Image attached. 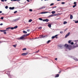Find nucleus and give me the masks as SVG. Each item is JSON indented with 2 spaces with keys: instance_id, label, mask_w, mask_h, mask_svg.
Here are the masks:
<instances>
[{
  "instance_id": "obj_1",
  "label": "nucleus",
  "mask_w": 78,
  "mask_h": 78,
  "mask_svg": "<svg viewBox=\"0 0 78 78\" xmlns=\"http://www.w3.org/2000/svg\"><path fill=\"white\" fill-rule=\"evenodd\" d=\"M20 20V17L18 18H17L16 19L13 20H12V22L13 23L16 22H17V21H18V20Z\"/></svg>"
},
{
  "instance_id": "obj_2",
  "label": "nucleus",
  "mask_w": 78,
  "mask_h": 78,
  "mask_svg": "<svg viewBox=\"0 0 78 78\" xmlns=\"http://www.w3.org/2000/svg\"><path fill=\"white\" fill-rule=\"evenodd\" d=\"M24 36L23 35L21 37H20L19 38H17V39H18V40H23V39H24Z\"/></svg>"
},
{
  "instance_id": "obj_3",
  "label": "nucleus",
  "mask_w": 78,
  "mask_h": 78,
  "mask_svg": "<svg viewBox=\"0 0 78 78\" xmlns=\"http://www.w3.org/2000/svg\"><path fill=\"white\" fill-rule=\"evenodd\" d=\"M50 13V12H46V11H44V12H42L41 13H39V14H45L46 13Z\"/></svg>"
},
{
  "instance_id": "obj_4",
  "label": "nucleus",
  "mask_w": 78,
  "mask_h": 78,
  "mask_svg": "<svg viewBox=\"0 0 78 78\" xmlns=\"http://www.w3.org/2000/svg\"><path fill=\"white\" fill-rule=\"evenodd\" d=\"M18 26H15L14 27H12L11 28V30H14V29H16V28H17Z\"/></svg>"
},
{
  "instance_id": "obj_5",
  "label": "nucleus",
  "mask_w": 78,
  "mask_h": 78,
  "mask_svg": "<svg viewBox=\"0 0 78 78\" xmlns=\"http://www.w3.org/2000/svg\"><path fill=\"white\" fill-rule=\"evenodd\" d=\"M70 32H69L67 34L65 37V38H67V37L70 35Z\"/></svg>"
},
{
  "instance_id": "obj_6",
  "label": "nucleus",
  "mask_w": 78,
  "mask_h": 78,
  "mask_svg": "<svg viewBox=\"0 0 78 78\" xmlns=\"http://www.w3.org/2000/svg\"><path fill=\"white\" fill-rule=\"evenodd\" d=\"M28 52L26 53H24L23 54H22L21 55H22L23 56H26V55H28Z\"/></svg>"
},
{
  "instance_id": "obj_7",
  "label": "nucleus",
  "mask_w": 78,
  "mask_h": 78,
  "mask_svg": "<svg viewBox=\"0 0 78 78\" xmlns=\"http://www.w3.org/2000/svg\"><path fill=\"white\" fill-rule=\"evenodd\" d=\"M49 21V20L46 19L44 20L43 22H48Z\"/></svg>"
},
{
  "instance_id": "obj_8",
  "label": "nucleus",
  "mask_w": 78,
  "mask_h": 78,
  "mask_svg": "<svg viewBox=\"0 0 78 78\" xmlns=\"http://www.w3.org/2000/svg\"><path fill=\"white\" fill-rule=\"evenodd\" d=\"M64 47H66V48H69V45L67 44H66L64 45Z\"/></svg>"
},
{
  "instance_id": "obj_9",
  "label": "nucleus",
  "mask_w": 78,
  "mask_h": 78,
  "mask_svg": "<svg viewBox=\"0 0 78 78\" xmlns=\"http://www.w3.org/2000/svg\"><path fill=\"white\" fill-rule=\"evenodd\" d=\"M58 36V35L57 34V35H55V36H53L51 37V38L53 39H55V37H56V36Z\"/></svg>"
},
{
  "instance_id": "obj_10",
  "label": "nucleus",
  "mask_w": 78,
  "mask_h": 78,
  "mask_svg": "<svg viewBox=\"0 0 78 78\" xmlns=\"http://www.w3.org/2000/svg\"><path fill=\"white\" fill-rule=\"evenodd\" d=\"M30 34H26L25 35H23L24 37H27V36H29L30 35Z\"/></svg>"
},
{
  "instance_id": "obj_11",
  "label": "nucleus",
  "mask_w": 78,
  "mask_h": 78,
  "mask_svg": "<svg viewBox=\"0 0 78 78\" xmlns=\"http://www.w3.org/2000/svg\"><path fill=\"white\" fill-rule=\"evenodd\" d=\"M14 8H15V7H10L9 8V9H11V10H12L13 9H14Z\"/></svg>"
},
{
  "instance_id": "obj_12",
  "label": "nucleus",
  "mask_w": 78,
  "mask_h": 78,
  "mask_svg": "<svg viewBox=\"0 0 78 78\" xmlns=\"http://www.w3.org/2000/svg\"><path fill=\"white\" fill-rule=\"evenodd\" d=\"M42 37H36V38H35V39H39V38H40V39H42Z\"/></svg>"
},
{
  "instance_id": "obj_13",
  "label": "nucleus",
  "mask_w": 78,
  "mask_h": 78,
  "mask_svg": "<svg viewBox=\"0 0 78 78\" xmlns=\"http://www.w3.org/2000/svg\"><path fill=\"white\" fill-rule=\"evenodd\" d=\"M48 26L49 28H51V25L50 24H49L48 25Z\"/></svg>"
},
{
  "instance_id": "obj_14",
  "label": "nucleus",
  "mask_w": 78,
  "mask_h": 78,
  "mask_svg": "<svg viewBox=\"0 0 78 78\" xmlns=\"http://www.w3.org/2000/svg\"><path fill=\"white\" fill-rule=\"evenodd\" d=\"M59 74H57L55 76V78H56L57 77H59Z\"/></svg>"
},
{
  "instance_id": "obj_15",
  "label": "nucleus",
  "mask_w": 78,
  "mask_h": 78,
  "mask_svg": "<svg viewBox=\"0 0 78 78\" xmlns=\"http://www.w3.org/2000/svg\"><path fill=\"white\" fill-rule=\"evenodd\" d=\"M73 59H74V60H75V61H78V60L77 59V58L75 57L73 58Z\"/></svg>"
},
{
  "instance_id": "obj_16",
  "label": "nucleus",
  "mask_w": 78,
  "mask_h": 78,
  "mask_svg": "<svg viewBox=\"0 0 78 78\" xmlns=\"http://www.w3.org/2000/svg\"><path fill=\"white\" fill-rule=\"evenodd\" d=\"M70 19H73V16L72 15L70 16Z\"/></svg>"
},
{
  "instance_id": "obj_17",
  "label": "nucleus",
  "mask_w": 78,
  "mask_h": 78,
  "mask_svg": "<svg viewBox=\"0 0 78 78\" xmlns=\"http://www.w3.org/2000/svg\"><path fill=\"white\" fill-rule=\"evenodd\" d=\"M58 47H60V48H62L61 47H62V46L61 45H58Z\"/></svg>"
},
{
  "instance_id": "obj_18",
  "label": "nucleus",
  "mask_w": 78,
  "mask_h": 78,
  "mask_svg": "<svg viewBox=\"0 0 78 78\" xmlns=\"http://www.w3.org/2000/svg\"><path fill=\"white\" fill-rule=\"evenodd\" d=\"M23 33H24V34H27V32L25 30L23 31Z\"/></svg>"
},
{
  "instance_id": "obj_19",
  "label": "nucleus",
  "mask_w": 78,
  "mask_h": 78,
  "mask_svg": "<svg viewBox=\"0 0 78 78\" xmlns=\"http://www.w3.org/2000/svg\"><path fill=\"white\" fill-rule=\"evenodd\" d=\"M39 19L40 20H42L43 22H44V20L42 19L41 18H39Z\"/></svg>"
},
{
  "instance_id": "obj_20",
  "label": "nucleus",
  "mask_w": 78,
  "mask_h": 78,
  "mask_svg": "<svg viewBox=\"0 0 78 78\" xmlns=\"http://www.w3.org/2000/svg\"><path fill=\"white\" fill-rule=\"evenodd\" d=\"M66 23H67V22L66 21H64V22L63 24L64 25L66 24Z\"/></svg>"
},
{
  "instance_id": "obj_21",
  "label": "nucleus",
  "mask_w": 78,
  "mask_h": 78,
  "mask_svg": "<svg viewBox=\"0 0 78 78\" xmlns=\"http://www.w3.org/2000/svg\"><path fill=\"white\" fill-rule=\"evenodd\" d=\"M51 12L52 14H55V11H52Z\"/></svg>"
},
{
  "instance_id": "obj_22",
  "label": "nucleus",
  "mask_w": 78,
  "mask_h": 78,
  "mask_svg": "<svg viewBox=\"0 0 78 78\" xmlns=\"http://www.w3.org/2000/svg\"><path fill=\"white\" fill-rule=\"evenodd\" d=\"M32 20L31 19H30L29 20V22H32Z\"/></svg>"
},
{
  "instance_id": "obj_23",
  "label": "nucleus",
  "mask_w": 78,
  "mask_h": 78,
  "mask_svg": "<svg viewBox=\"0 0 78 78\" xmlns=\"http://www.w3.org/2000/svg\"><path fill=\"white\" fill-rule=\"evenodd\" d=\"M11 27H7L6 28V30H9V29H11Z\"/></svg>"
},
{
  "instance_id": "obj_24",
  "label": "nucleus",
  "mask_w": 78,
  "mask_h": 78,
  "mask_svg": "<svg viewBox=\"0 0 78 78\" xmlns=\"http://www.w3.org/2000/svg\"><path fill=\"white\" fill-rule=\"evenodd\" d=\"M50 42V40H48L47 42V44H49Z\"/></svg>"
},
{
  "instance_id": "obj_25",
  "label": "nucleus",
  "mask_w": 78,
  "mask_h": 78,
  "mask_svg": "<svg viewBox=\"0 0 78 78\" xmlns=\"http://www.w3.org/2000/svg\"><path fill=\"white\" fill-rule=\"evenodd\" d=\"M53 15H51L48 16V17H53Z\"/></svg>"
},
{
  "instance_id": "obj_26",
  "label": "nucleus",
  "mask_w": 78,
  "mask_h": 78,
  "mask_svg": "<svg viewBox=\"0 0 78 78\" xmlns=\"http://www.w3.org/2000/svg\"><path fill=\"white\" fill-rule=\"evenodd\" d=\"M76 6V5H73V8H75Z\"/></svg>"
},
{
  "instance_id": "obj_27",
  "label": "nucleus",
  "mask_w": 78,
  "mask_h": 78,
  "mask_svg": "<svg viewBox=\"0 0 78 78\" xmlns=\"http://www.w3.org/2000/svg\"><path fill=\"white\" fill-rule=\"evenodd\" d=\"M5 9H8V6L6 5L5 6Z\"/></svg>"
},
{
  "instance_id": "obj_28",
  "label": "nucleus",
  "mask_w": 78,
  "mask_h": 78,
  "mask_svg": "<svg viewBox=\"0 0 78 78\" xmlns=\"http://www.w3.org/2000/svg\"><path fill=\"white\" fill-rule=\"evenodd\" d=\"M27 50V48H23V51H25V50Z\"/></svg>"
},
{
  "instance_id": "obj_29",
  "label": "nucleus",
  "mask_w": 78,
  "mask_h": 78,
  "mask_svg": "<svg viewBox=\"0 0 78 78\" xmlns=\"http://www.w3.org/2000/svg\"><path fill=\"white\" fill-rule=\"evenodd\" d=\"M38 29L39 30H41L42 29V27H40L38 28Z\"/></svg>"
},
{
  "instance_id": "obj_30",
  "label": "nucleus",
  "mask_w": 78,
  "mask_h": 78,
  "mask_svg": "<svg viewBox=\"0 0 78 78\" xmlns=\"http://www.w3.org/2000/svg\"><path fill=\"white\" fill-rule=\"evenodd\" d=\"M68 43H69V44H70L71 43V41L70 40H69L68 41Z\"/></svg>"
},
{
  "instance_id": "obj_31",
  "label": "nucleus",
  "mask_w": 78,
  "mask_h": 78,
  "mask_svg": "<svg viewBox=\"0 0 78 78\" xmlns=\"http://www.w3.org/2000/svg\"><path fill=\"white\" fill-rule=\"evenodd\" d=\"M16 45H17L15 44L13 45V47H16Z\"/></svg>"
},
{
  "instance_id": "obj_32",
  "label": "nucleus",
  "mask_w": 78,
  "mask_h": 78,
  "mask_svg": "<svg viewBox=\"0 0 78 78\" xmlns=\"http://www.w3.org/2000/svg\"><path fill=\"white\" fill-rule=\"evenodd\" d=\"M53 5H54V3H51L50 5V6H53Z\"/></svg>"
},
{
  "instance_id": "obj_33",
  "label": "nucleus",
  "mask_w": 78,
  "mask_h": 78,
  "mask_svg": "<svg viewBox=\"0 0 78 78\" xmlns=\"http://www.w3.org/2000/svg\"><path fill=\"white\" fill-rule=\"evenodd\" d=\"M75 23H78V20L75 21Z\"/></svg>"
},
{
  "instance_id": "obj_34",
  "label": "nucleus",
  "mask_w": 78,
  "mask_h": 78,
  "mask_svg": "<svg viewBox=\"0 0 78 78\" xmlns=\"http://www.w3.org/2000/svg\"><path fill=\"white\" fill-rule=\"evenodd\" d=\"M57 16V15L56 14H55L53 15V16Z\"/></svg>"
},
{
  "instance_id": "obj_35",
  "label": "nucleus",
  "mask_w": 78,
  "mask_h": 78,
  "mask_svg": "<svg viewBox=\"0 0 78 78\" xmlns=\"http://www.w3.org/2000/svg\"><path fill=\"white\" fill-rule=\"evenodd\" d=\"M17 11H16L14 12V14H16V13H17Z\"/></svg>"
},
{
  "instance_id": "obj_36",
  "label": "nucleus",
  "mask_w": 78,
  "mask_h": 78,
  "mask_svg": "<svg viewBox=\"0 0 78 78\" xmlns=\"http://www.w3.org/2000/svg\"><path fill=\"white\" fill-rule=\"evenodd\" d=\"M3 18H4V17H2L0 18V19H2V20H3Z\"/></svg>"
},
{
  "instance_id": "obj_37",
  "label": "nucleus",
  "mask_w": 78,
  "mask_h": 78,
  "mask_svg": "<svg viewBox=\"0 0 78 78\" xmlns=\"http://www.w3.org/2000/svg\"><path fill=\"white\" fill-rule=\"evenodd\" d=\"M45 6H43L42 8H41V9H44V8H45Z\"/></svg>"
},
{
  "instance_id": "obj_38",
  "label": "nucleus",
  "mask_w": 78,
  "mask_h": 78,
  "mask_svg": "<svg viewBox=\"0 0 78 78\" xmlns=\"http://www.w3.org/2000/svg\"><path fill=\"white\" fill-rule=\"evenodd\" d=\"M71 45H73V42H71Z\"/></svg>"
},
{
  "instance_id": "obj_39",
  "label": "nucleus",
  "mask_w": 78,
  "mask_h": 78,
  "mask_svg": "<svg viewBox=\"0 0 78 78\" xmlns=\"http://www.w3.org/2000/svg\"><path fill=\"white\" fill-rule=\"evenodd\" d=\"M29 11H30L31 12H32V11H33V10H32V9H30Z\"/></svg>"
},
{
  "instance_id": "obj_40",
  "label": "nucleus",
  "mask_w": 78,
  "mask_h": 78,
  "mask_svg": "<svg viewBox=\"0 0 78 78\" xmlns=\"http://www.w3.org/2000/svg\"><path fill=\"white\" fill-rule=\"evenodd\" d=\"M27 31H28V32L29 31H30V29H28L27 30Z\"/></svg>"
},
{
  "instance_id": "obj_41",
  "label": "nucleus",
  "mask_w": 78,
  "mask_h": 78,
  "mask_svg": "<svg viewBox=\"0 0 78 78\" xmlns=\"http://www.w3.org/2000/svg\"><path fill=\"white\" fill-rule=\"evenodd\" d=\"M47 35H45V36H44L43 37H47Z\"/></svg>"
},
{
  "instance_id": "obj_42",
  "label": "nucleus",
  "mask_w": 78,
  "mask_h": 78,
  "mask_svg": "<svg viewBox=\"0 0 78 78\" xmlns=\"http://www.w3.org/2000/svg\"><path fill=\"white\" fill-rule=\"evenodd\" d=\"M74 5H76V2H74Z\"/></svg>"
},
{
  "instance_id": "obj_43",
  "label": "nucleus",
  "mask_w": 78,
  "mask_h": 78,
  "mask_svg": "<svg viewBox=\"0 0 78 78\" xmlns=\"http://www.w3.org/2000/svg\"><path fill=\"white\" fill-rule=\"evenodd\" d=\"M68 29V28H66V29H65L64 30V31H66V30H67V29Z\"/></svg>"
},
{
  "instance_id": "obj_44",
  "label": "nucleus",
  "mask_w": 78,
  "mask_h": 78,
  "mask_svg": "<svg viewBox=\"0 0 78 78\" xmlns=\"http://www.w3.org/2000/svg\"><path fill=\"white\" fill-rule=\"evenodd\" d=\"M39 50H38L37 51H36V53H38V52H39Z\"/></svg>"
},
{
  "instance_id": "obj_45",
  "label": "nucleus",
  "mask_w": 78,
  "mask_h": 78,
  "mask_svg": "<svg viewBox=\"0 0 78 78\" xmlns=\"http://www.w3.org/2000/svg\"><path fill=\"white\" fill-rule=\"evenodd\" d=\"M63 33V31H60V33L61 34H62V33Z\"/></svg>"
},
{
  "instance_id": "obj_46",
  "label": "nucleus",
  "mask_w": 78,
  "mask_h": 78,
  "mask_svg": "<svg viewBox=\"0 0 78 78\" xmlns=\"http://www.w3.org/2000/svg\"><path fill=\"white\" fill-rule=\"evenodd\" d=\"M4 34H6V32H4Z\"/></svg>"
},
{
  "instance_id": "obj_47",
  "label": "nucleus",
  "mask_w": 78,
  "mask_h": 78,
  "mask_svg": "<svg viewBox=\"0 0 78 78\" xmlns=\"http://www.w3.org/2000/svg\"><path fill=\"white\" fill-rule=\"evenodd\" d=\"M56 8V6L54 7H53L52 8V9H53L54 8Z\"/></svg>"
},
{
  "instance_id": "obj_48",
  "label": "nucleus",
  "mask_w": 78,
  "mask_h": 78,
  "mask_svg": "<svg viewBox=\"0 0 78 78\" xmlns=\"http://www.w3.org/2000/svg\"><path fill=\"white\" fill-rule=\"evenodd\" d=\"M64 3H65V2H62L61 3V4H64Z\"/></svg>"
},
{
  "instance_id": "obj_49",
  "label": "nucleus",
  "mask_w": 78,
  "mask_h": 78,
  "mask_svg": "<svg viewBox=\"0 0 78 78\" xmlns=\"http://www.w3.org/2000/svg\"><path fill=\"white\" fill-rule=\"evenodd\" d=\"M3 25V24L2 23H1L0 24V25H1V26H2V25Z\"/></svg>"
},
{
  "instance_id": "obj_50",
  "label": "nucleus",
  "mask_w": 78,
  "mask_h": 78,
  "mask_svg": "<svg viewBox=\"0 0 78 78\" xmlns=\"http://www.w3.org/2000/svg\"><path fill=\"white\" fill-rule=\"evenodd\" d=\"M57 59H58V58H55V61H57Z\"/></svg>"
},
{
  "instance_id": "obj_51",
  "label": "nucleus",
  "mask_w": 78,
  "mask_h": 78,
  "mask_svg": "<svg viewBox=\"0 0 78 78\" xmlns=\"http://www.w3.org/2000/svg\"><path fill=\"white\" fill-rule=\"evenodd\" d=\"M61 73V71H60L59 72H58V73Z\"/></svg>"
},
{
  "instance_id": "obj_52",
  "label": "nucleus",
  "mask_w": 78,
  "mask_h": 78,
  "mask_svg": "<svg viewBox=\"0 0 78 78\" xmlns=\"http://www.w3.org/2000/svg\"><path fill=\"white\" fill-rule=\"evenodd\" d=\"M27 1V2H30V1L29 0H26Z\"/></svg>"
},
{
  "instance_id": "obj_53",
  "label": "nucleus",
  "mask_w": 78,
  "mask_h": 78,
  "mask_svg": "<svg viewBox=\"0 0 78 78\" xmlns=\"http://www.w3.org/2000/svg\"><path fill=\"white\" fill-rule=\"evenodd\" d=\"M0 31L1 32H3V31L2 30H0Z\"/></svg>"
},
{
  "instance_id": "obj_54",
  "label": "nucleus",
  "mask_w": 78,
  "mask_h": 78,
  "mask_svg": "<svg viewBox=\"0 0 78 78\" xmlns=\"http://www.w3.org/2000/svg\"><path fill=\"white\" fill-rule=\"evenodd\" d=\"M1 2H4V0H1Z\"/></svg>"
},
{
  "instance_id": "obj_55",
  "label": "nucleus",
  "mask_w": 78,
  "mask_h": 78,
  "mask_svg": "<svg viewBox=\"0 0 78 78\" xmlns=\"http://www.w3.org/2000/svg\"><path fill=\"white\" fill-rule=\"evenodd\" d=\"M1 13H2V11H0V14H1Z\"/></svg>"
},
{
  "instance_id": "obj_56",
  "label": "nucleus",
  "mask_w": 78,
  "mask_h": 78,
  "mask_svg": "<svg viewBox=\"0 0 78 78\" xmlns=\"http://www.w3.org/2000/svg\"><path fill=\"white\" fill-rule=\"evenodd\" d=\"M2 32H5L4 30H2Z\"/></svg>"
},
{
  "instance_id": "obj_57",
  "label": "nucleus",
  "mask_w": 78,
  "mask_h": 78,
  "mask_svg": "<svg viewBox=\"0 0 78 78\" xmlns=\"http://www.w3.org/2000/svg\"><path fill=\"white\" fill-rule=\"evenodd\" d=\"M55 38H56V39H58V37H57V36L55 37Z\"/></svg>"
},
{
  "instance_id": "obj_58",
  "label": "nucleus",
  "mask_w": 78,
  "mask_h": 78,
  "mask_svg": "<svg viewBox=\"0 0 78 78\" xmlns=\"http://www.w3.org/2000/svg\"><path fill=\"white\" fill-rule=\"evenodd\" d=\"M17 2H19V1H20V0H17Z\"/></svg>"
},
{
  "instance_id": "obj_59",
  "label": "nucleus",
  "mask_w": 78,
  "mask_h": 78,
  "mask_svg": "<svg viewBox=\"0 0 78 78\" xmlns=\"http://www.w3.org/2000/svg\"><path fill=\"white\" fill-rule=\"evenodd\" d=\"M17 0H13L14 2H16V1H17Z\"/></svg>"
},
{
  "instance_id": "obj_60",
  "label": "nucleus",
  "mask_w": 78,
  "mask_h": 78,
  "mask_svg": "<svg viewBox=\"0 0 78 78\" xmlns=\"http://www.w3.org/2000/svg\"><path fill=\"white\" fill-rule=\"evenodd\" d=\"M7 0H4V1L5 2H6Z\"/></svg>"
},
{
  "instance_id": "obj_61",
  "label": "nucleus",
  "mask_w": 78,
  "mask_h": 78,
  "mask_svg": "<svg viewBox=\"0 0 78 78\" xmlns=\"http://www.w3.org/2000/svg\"><path fill=\"white\" fill-rule=\"evenodd\" d=\"M7 30H4V31H6Z\"/></svg>"
},
{
  "instance_id": "obj_62",
  "label": "nucleus",
  "mask_w": 78,
  "mask_h": 78,
  "mask_svg": "<svg viewBox=\"0 0 78 78\" xmlns=\"http://www.w3.org/2000/svg\"><path fill=\"white\" fill-rule=\"evenodd\" d=\"M2 15H4V13H2Z\"/></svg>"
},
{
  "instance_id": "obj_63",
  "label": "nucleus",
  "mask_w": 78,
  "mask_h": 78,
  "mask_svg": "<svg viewBox=\"0 0 78 78\" xmlns=\"http://www.w3.org/2000/svg\"><path fill=\"white\" fill-rule=\"evenodd\" d=\"M41 9V8H40L39 9H38L39 10L40 9Z\"/></svg>"
},
{
  "instance_id": "obj_64",
  "label": "nucleus",
  "mask_w": 78,
  "mask_h": 78,
  "mask_svg": "<svg viewBox=\"0 0 78 78\" xmlns=\"http://www.w3.org/2000/svg\"><path fill=\"white\" fill-rule=\"evenodd\" d=\"M61 0H57V1H60Z\"/></svg>"
}]
</instances>
